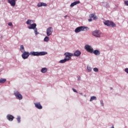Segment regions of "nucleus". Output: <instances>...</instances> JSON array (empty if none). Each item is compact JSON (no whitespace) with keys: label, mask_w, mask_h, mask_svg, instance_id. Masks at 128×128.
Listing matches in <instances>:
<instances>
[{"label":"nucleus","mask_w":128,"mask_h":128,"mask_svg":"<svg viewBox=\"0 0 128 128\" xmlns=\"http://www.w3.org/2000/svg\"><path fill=\"white\" fill-rule=\"evenodd\" d=\"M87 70H88V72H92V68H90V66H88Z\"/></svg>","instance_id":"obj_26"},{"label":"nucleus","mask_w":128,"mask_h":128,"mask_svg":"<svg viewBox=\"0 0 128 128\" xmlns=\"http://www.w3.org/2000/svg\"><path fill=\"white\" fill-rule=\"evenodd\" d=\"M92 18L88 19V22H92Z\"/></svg>","instance_id":"obj_34"},{"label":"nucleus","mask_w":128,"mask_h":128,"mask_svg":"<svg viewBox=\"0 0 128 128\" xmlns=\"http://www.w3.org/2000/svg\"><path fill=\"white\" fill-rule=\"evenodd\" d=\"M92 54H94L96 56H100V54L98 50H94V51L93 50Z\"/></svg>","instance_id":"obj_17"},{"label":"nucleus","mask_w":128,"mask_h":128,"mask_svg":"<svg viewBox=\"0 0 128 128\" xmlns=\"http://www.w3.org/2000/svg\"><path fill=\"white\" fill-rule=\"evenodd\" d=\"M125 72H126L127 74H128V68H126L125 69Z\"/></svg>","instance_id":"obj_32"},{"label":"nucleus","mask_w":128,"mask_h":128,"mask_svg":"<svg viewBox=\"0 0 128 128\" xmlns=\"http://www.w3.org/2000/svg\"><path fill=\"white\" fill-rule=\"evenodd\" d=\"M80 94H82V93H80Z\"/></svg>","instance_id":"obj_36"},{"label":"nucleus","mask_w":128,"mask_h":128,"mask_svg":"<svg viewBox=\"0 0 128 128\" xmlns=\"http://www.w3.org/2000/svg\"><path fill=\"white\" fill-rule=\"evenodd\" d=\"M34 106L36 108H38V110H42V106L40 105V102L38 103H34Z\"/></svg>","instance_id":"obj_12"},{"label":"nucleus","mask_w":128,"mask_h":128,"mask_svg":"<svg viewBox=\"0 0 128 128\" xmlns=\"http://www.w3.org/2000/svg\"><path fill=\"white\" fill-rule=\"evenodd\" d=\"M66 16H65V18H66Z\"/></svg>","instance_id":"obj_35"},{"label":"nucleus","mask_w":128,"mask_h":128,"mask_svg":"<svg viewBox=\"0 0 128 128\" xmlns=\"http://www.w3.org/2000/svg\"><path fill=\"white\" fill-rule=\"evenodd\" d=\"M48 72V68H43L41 70V72H42V74H46Z\"/></svg>","instance_id":"obj_20"},{"label":"nucleus","mask_w":128,"mask_h":128,"mask_svg":"<svg viewBox=\"0 0 128 128\" xmlns=\"http://www.w3.org/2000/svg\"><path fill=\"white\" fill-rule=\"evenodd\" d=\"M20 50L22 52H24V47L22 46V45H21L20 46Z\"/></svg>","instance_id":"obj_22"},{"label":"nucleus","mask_w":128,"mask_h":128,"mask_svg":"<svg viewBox=\"0 0 128 128\" xmlns=\"http://www.w3.org/2000/svg\"><path fill=\"white\" fill-rule=\"evenodd\" d=\"M94 70L96 72H98V69L96 68H94Z\"/></svg>","instance_id":"obj_27"},{"label":"nucleus","mask_w":128,"mask_h":128,"mask_svg":"<svg viewBox=\"0 0 128 128\" xmlns=\"http://www.w3.org/2000/svg\"><path fill=\"white\" fill-rule=\"evenodd\" d=\"M89 30L88 27H86L84 26H80L76 28L75 29L74 32H75L78 34V32H84L86 30Z\"/></svg>","instance_id":"obj_2"},{"label":"nucleus","mask_w":128,"mask_h":128,"mask_svg":"<svg viewBox=\"0 0 128 128\" xmlns=\"http://www.w3.org/2000/svg\"><path fill=\"white\" fill-rule=\"evenodd\" d=\"M50 38L48 36H46L44 38V42H48Z\"/></svg>","instance_id":"obj_24"},{"label":"nucleus","mask_w":128,"mask_h":128,"mask_svg":"<svg viewBox=\"0 0 128 128\" xmlns=\"http://www.w3.org/2000/svg\"><path fill=\"white\" fill-rule=\"evenodd\" d=\"M48 6V4L44 2H39L38 4V8H40L42 6Z\"/></svg>","instance_id":"obj_14"},{"label":"nucleus","mask_w":128,"mask_h":128,"mask_svg":"<svg viewBox=\"0 0 128 128\" xmlns=\"http://www.w3.org/2000/svg\"><path fill=\"white\" fill-rule=\"evenodd\" d=\"M110 90H112V88H110Z\"/></svg>","instance_id":"obj_37"},{"label":"nucleus","mask_w":128,"mask_h":128,"mask_svg":"<svg viewBox=\"0 0 128 128\" xmlns=\"http://www.w3.org/2000/svg\"><path fill=\"white\" fill-rule=\"evenodd\" d=\"M8 24L10 26H12V22H8Z\"/></svg>","instance_id":"obj_29"},{"label":"nucleus","mask_w":128,"mask_h":128,"mask_svg":"<svg viewBox=\"0 0 128 128\" xmlns=\"http://www.w3.org/2000/svg\"><path fill=\"white\" fill-rule=\"evenodd\" d=\"M74 54V56H80V54H82V52L80 50H76Z\"/></svg>","instance_id":"obj_15"},{"label":"nucleus","mask_w":128,"mask_h":128,"mask_svg":"<svg viewBox=\"0 0 128 128\" xmlns=\"http://www.w3.org/2000/svg\"><path fill=\"white\" fill-rule=\"evenodd\" d=\"M0 80H6L4 78H0Z\"/></svg>","instance_id":"obj_33"},{"label":"nucleus","mask_w":128,"mask_h":128,"mask_svg":"<svg viewBox=\"0 0 128 128\" xmlns=\"http://www.w3.org/2000/svg\"><path fill=\"white\" fill-rule=\"evenodd\" d=\"M92 100H96V96H93L90 98V102H92Z\"/></svg>","instance_id":"obj_23"},{"label":"nucleus","mask_w":128,"mask_h":128,"mask_svg":"<svg viewBox=\"0 0 128 128\" xmlns=\"http://www.w3.org/2000/svg\"><path fill=\"white\" fill-rule=\"evenodd\" d=\"M23 54L22 55V58H24V60H26V58H28V56H30V52H22Z\"/></svg>","instance_id":"obj_9"},{"label":"nucleus","mask_w":128,"mask_h":128,"mask_svg":"<svg viewBox=\"0 0 128 128\" xmlns=\"http://www.w3.org/2000/svg\"><path fill=\"white\" fill-rule=\"evenodd\" d=\"M68 61V59H66L64 58V60H62L60 61V64H64V62H66Z\"/></svg>","instance_id":"obj_19"},{"label":"nucleus","mask_w":128,"mask_h":128,"mask_svg":"<svg viewBox=\"0 0 128 128\" xmlns=\"http://www.w3.org/2000/svg\"><path fill=\"white\" fill-rule=\"evenodd\" d=\"M30 56H45L48 52H32L30 53Z\"/></svg>","instance_id":"obj_1"},{"label":"nucleus","mask_w":128,"mask_h":128,"mask_svg":"<svg viewBox=\"0 0 128 128\" xmlns=\"http://www.w3.org/2000/svg\"><path fill=\"white\" fill-rule=\"evenodd\" d=\"M17 121L18 122V123L20 122V116H18L16 118Z\"/></svg>","instance_id":"obj_25"},{"label":"nucleus","mask_w":128,"mask_h":128,"mask_svg":"<svg viewBox=\"0 0 128 128\" xmlns=\"http://www.w3.org/2000/svg\"><path fill=\"white\" fill-rule=\"evenodd\" d=\"M92 34L96 38H100L102 32H100V30H96L92 32Z\"/></svg>","instance_id":"obj_5"},{"label":"nucleus","mask_w":128,"mask_h":128,"mask_svg":"<svg viewBox=\"0 0 128 128\" xmlns=\"http://www.w3.org/2000/svg\"><path fill=\"white\" fill-rule=\"evenodd\" d=\"M14 95L17 98V100H22V95L18 91L14 92Z\"/></svg>","instance_id":"obj_6"},{"label":"nucleus","mask_w":128,"mask_h":128,"mask_svg":"<svg viewBox=\"0 0 128 128\" xmlns=\"http://www.w3.org/2000/svg\"><path fill=\"white\" fill-rule=\"evenodd\" d=\"M6 80H0V84H4Z\"/></svg>","instance_id":"obj_30"},{"label":"nucleus","mask_w":128,"mask_h":128,"mask_svg":"<svg viewBox=\"0 0 128 128\" xmlns=\"http://www.w3.org/2000/svg\"><path fill=\"white\" fill-rule=\"evenodd\" d=\"M32 22H34L33 20H28L26 21V24H32Z\"/></svg>","instance_id":"obj_21"},{"label":"nucleus","mask_w":128,"mask_h":128,"mask_svg":"<svg viewBox=\"0 0 128 128\" xmlns=\"http://www.w3.org/2000/svg\"><path fill=\"white\" fill-rule=\"evenodd\" d=\"M85 49L88 52H90V54H92L94 49L92 48V46H90L89 45H86Z\"/></svg>","instance_id":"obj_8"},{"label":"nucleus","mask_w":128,"mask_h":128,"mask_svg":"<svg viewBox=\"0 0 128 128\" xmlns=\"http://www.w3.org/2000/svg\"><path fill=\"white\" fill-rule=\"evenodd\" d=\"M90 18H92L94 20H98V17L94 15V14H90Z\"/></svg>","instance_id":"obj_18"},{"label":"nucleus","mask_w":128,"mask_h":128,"mask_svg":"<svg viewBox=\"0 0 128 128\" xmlns=\"http://www.w3.org/2000/svg\"><path fill=\"white\" fill-rule=\"evenodd\" d=\"M6 118L7 120H8L10 122H12V120H14V117L11 114H8Z\"/></svg>","instance_id":"obj_13"},{"label":"nucleus","mask_w":128,"mask_h":128,"mask_svg":"<svg viewBox=\"0 0 128 128\" xmlns=\"http://www.w3.org/2000/svg\"><path fill=\"white\" fill-rule=\"evenodd\" d=\"M52 28L49 27L46 29V34L48 36H52Z\"/></svg>","instance_id":"obj_10"},{"label":"nucleus","mask_w":128,"mask_h":128,"mask_svg":"<svg viewBox=\"0 0 128 128\" xmlns=\"http://www.w3.org/2000/svg\"><path fill=\"white\" fill-rule=\"evenodd\" d=\"M64 56H65V58L68 59V60H70L72 59V56H74V54L70 52H66Z\"/></svg>","instance_id":"obj_7"},{"label":"nucleus","mask_w":128,"mask_h":128,"mask_svg":"<svg viewBox=\"0 0 128 128\" xmlns=\"http://www.w3.org/2000/svg\"><path fill=\"white\" fill-rule=\"evenodd\" d=\"M80 1H76V2L71 4L70 6L71 8H72L73 6H76V4H80Z\"/></svg>","instance_id":"obj_16"},{"label":"nucleus","mask_w":128,"mask_h":128,"mask_svg":"<svg viewBox=\"0 0 128 128\" xmlns=\"http://www.w3.org/2000/svg\"><path fill=\"white\" fill-rule=\"evenodd\" d=\"M72 90L74 92H78V91H76V89L72 88Z\"/></svg>","instance_id":"obj_31"},{"label":"nucleus","mask_w":128,"mask_h":128,"mask_svg":"<svg viewBox=\"0 0 128 128\" xmlns=\"http://www.w3.org/2000/svg\"><path fill=\"white\" fill-rule=\"evenodd\" d=\"M104 24L107 26H111L112 28H114L116 26V25L114 22L110 20H106L104 22Z\"/></svg>","instance_id":"obj_4"},{"label":"nucleus","mask_w":128,"mask_h":128,"mask_svg":"<svg viewBox=\"0 0 128 128\" xmlns=\"http://www.w3.org/2000/svg\"><path fill=\"white\" fill-rule=\"evenodd\" d=\"M29 30H34L35 34H38V28H36V23L31 24L30 26H28Z\"/></svg>","instance_id":"obj_3"},{"label":"nucleus","mask_w":128,"mask_h":128,"mask_svg":"<svg viewBox=\"0 0 128 128\" xmlns=\"http://www.w3.org/2000/svg\"><path fill=\"white\" fill-rule=\"evenodd\" d=\"M124 4H125V6H128V0L124 1Z\"/></svg>","instance_id":"obj_28"},{"label":"nucleus","mask_w":128,"mask_h":128,"mask_svg":"<svg viewBox=\"0 0 128 128\" xmlns=\"http://www.w3.org/2000/svg\"><path fill=\"white\" fill-rule=\"evenodd\" d=\"M16 0H8V2L10 4L11 6L14 8Z\"/></svg>","instance_id":"obj_11"}]
</instances>
